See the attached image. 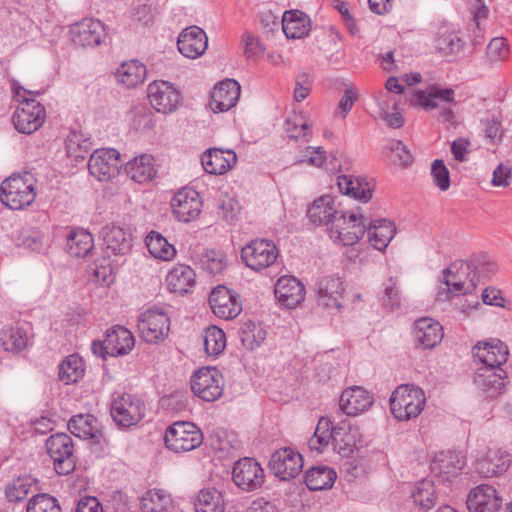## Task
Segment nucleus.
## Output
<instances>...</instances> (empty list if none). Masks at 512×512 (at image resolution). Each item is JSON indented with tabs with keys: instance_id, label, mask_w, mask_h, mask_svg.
Instances as JSON below:
<instances>
[{
	"instance_id": "nucleus-1",
	"label": "nucleus",
	"mask_w": 512,
	"mask_h": 512,
	"mask_svg": "<svg viewBox=\"0 0 512 512\" xmlns=\"http://www.w3.org/2000/svg\"><path fill=\"white\" fill-rule=\"evenodd\" d=\"M496 270L494 263L481 266L475 260L454 263L444 270V283L454 295L468 294L475 290L480 277H490Z\"/></svg>"
},
{
	"instance_id": "nucleus-2",
	"label": "nucleus",
	"mask_w": 512,
	"mask_h": 512,
	"mask_svg": "<svg viewBox=\"0 0 512 512\" xmlns=\"http://www.w3.org/2000/svg\"><path fill=\"white\" fill-rule=\"evenodd\" d=\"M412 104L425 110L438 109L439 120L452 126L457 124V117L453 111L456 106L455 91L452 88H442L436 85L425 90H417L413 94Z\"/></svg>"
},
{
	"instance_id": "nucleus-3",
	"label": "nucleus",
	"mask_w": 512,
	"mask_h": 512,
	"mask_svg": "<svg viewBox=\"0 0 512 512\" xmlns=\"http://www.w3.org/2000/svg\"><path fill=\"white\" fill-rule=\"evenodd\" d=\"M35 183L34 176L29 172L10 176L0 186L1 202L12 210L30 206L36 197Z\"/></svg>"
},
{
	"instance_id": "nucleus-4",
	"label": "nucleus",
	"mask_w": 512,
	"mask_h": 512,
	"mask_svg": "<svg viewBox=\"0 0 512 512\" xmlns=\"http://www.w3.org/2000/svg\"><path fill=\"white\" fill-rule=\"evenodd\" d=\"M426 404L424 391L413 384H402L396 387L390 397V410L399 421L417 418Z\"/></svg>"
},
{
	"instance_id": "nucleus-5",
	"label": "nucleus",
	"mask_w": 512,
	"mask_h": 512,
	"mask_svg": "<svg viewBox=\"0 0 512 512\" xmlns=\"http://www.w3.org/2000/svg\"><path fill=\"white\" fill-rule=\"evenodd\" d=\"M20 90H23L24 95L19 107L13 113L12 122L19 133L30 135L42 127L46 119V110L40 102L26 96L38 95V91L26 90L23 87L15 88L18 97L21 96Z\"/></svg>"
},
{
	"instance_id": "nucleus-6",
	"label": "nucleus",
	"mask_w": 512,
	"mask_h": 512,
	"mask_svg": "<svg viewBox=\"0 0 512 512\" xmlns=\"http://www.w3.org/2000/svg\"><path fill=\"white\" fill-rule=\"evenodd\" d=\"M165 446L174 453H184L195 450L203 443L200 428L188 421H178L165 431Z\"/></svg>"
},
{
	"instance_id": "nucleus-7",
	"label": "nucleus",
	"mask_w": 512,
	"mask_h": 512,
	"mask_svg": "<svg viewBox=\"0 0 512 512\" xmlns=\"http://www.w3.org/2000/svg\"><path fill=\"white\" fill-rule=\"evenodd\" d=\"M46 450L58 475H69L77 464L72 438L66 433L52 434L46 440Z\"/></svg>"
},
{
	"instance_id": "nucleus-8",
	"label": "nucleus",
	"mask_w": 512,
	"mask_h": 512,
	"mask_svg": "<svg viewBox=\"0 0 512 512\" xmlns=\"http://www.w3.org/2000/svg\"><path fill=\"white\" fill-rule=\"evenodd\" d=\"M145 410L143 400L129 393L118 394L110 405L112 419L123 428H129L139 423L145 415Z\"/></svg>"
},
{
	"instance_id": "nucleus-9",
	"label": "nucleus",
	"mask_w": 512,
	"mask_h": 512,
	"mask_svg": "<svg viewBox=\"0 0 512 512\" xmlns=\"http://www.w3.org/2000/svg\"><path fill=\"white\" fill-rule=\"evenodd\" d=\"M278 256L274 242L263 238L251 240L241 250V259L245 265L257 272L272 266Z\"/></svg>"
},
{
	"instance_id": "nucleus-10",
	"label": "nucleus",
	"mask_w": 512,
	"mask_h": 512,
	"mask_svg": "<svg viewBox=\"0 0 512 512\" xmlns=\"http://www.w3.org/2000/svg\"><path fill=\"white\" fill-rule=\"evenodd\" d=\"M224 378L216 368L202 367L191 377L192 392L206 402H213L223 394Z\"/></svg>"
},
{
	"instance_id": "nucleus-11",
	"label": "nucleus",
	"mask_w": 512,
	"mask_h": 512,
	"mask_svg": "<svg viewBox=\"0 0 512 512\" xmlns=\"http://www.w3.org/2000/svg\"><path fill=\"white\" fill-rule=\"evenodd\" d=\"M138 330L146 343L159 344L169 334L170 318L161 308L148 309L140 315Z\"/></svg>"
},
{
	"instance_id": "nucleus-12",
	"label": "nucleus",
	"mask_w": 512,
	"mask_h": 512,
	"mask_svg": "<svg viewBox=\"0 0 512 512\" xmlns=\"http://www.w3.org/2000/svg\"><path fill=\"white\" fill-rule=\"evenodd\" d=\"M344 224L335 228L334 224L329 229L328 234L334 243L343 246H352L364 236L366 232L365 218L363 215H357L354 212L343 211L339 215Z\"/></svg>"
},
{
	"instance_id": "nucleus-13",
	"label": "nucleus",
	"mask_w": 512,
	"mask_h": 512,
	"mask_svg": "<svg viewBox=\"0 0 512 512\" xmlns=\"http://www.w3.org/2000/svg\"><path fill=\"white\" fill-rule=\"evenodd\" d=\"M264 479V470L255 459L244 457L234 463L232 480L241 490L255 491L262 487Z\"/></svg>"
},
{
	"instance_id": "nucleus-14",
	"label": "nucleus",
	"mask_w": 512,
	"mask_h": 512,
	"mask_svg": "<svg viewBox=\"0 0 512 512\" xmlns=\"http://www.w3.org/2000/svg\"><path fill=\"white\" fill-rule=\"evenodd\" d=\"M147 97L151 106L159 113H171L181 102L180 92L168 81L158 80L150 83Z\"/></svg>"
},
{
	"instance_id": "nucleus-15",
	"label": "nucleus",
	"mask_w": 512,
	"mask_h": 512,
	"mask_svg": "<svg viewBox=\"0 0 512 512\" xmlns=\"http://www.w3.org/2000/svg\"><path fill=\"white\" fill-rule=\"evenodd\" d=\"M269 467L276 477L288 481L302 471L303 458L299 452L290 447L281 448L272 454Z\"/></svg>"
},
{
	"instance_id": "nucleus-16",
	"label": "nucleus",
	"mask_w": 512,
	"mask_h": 512,
	"mask_svg": "<svg viewBox=\"0 0 512 512\" xmlns=\"http://www.w3.org/2000/svg\"><path fill=\"white\" fill-rule=\"evenodd\" d=\"M343 210H339L335 199L331 195H323L313 201L310 205L307 215L309 220L318 226H325L327 231L334 224L335 228L344 224V220L339 218Z\"/></svg>"
},
{
	"instance_id": "nucleus-17",
	"label": "nucleus",
	"mask_w": 512,
	"mask_h": 512,
	"mask_svg": "<svg viewBox=\"0 0 512 512\" xmlns=\"http://www.w3.org/2000/svg\"><path fill=\"white\" fill-rule=\"evenodd\" d=\"M120 153L115 149H99L94 151L88 161L90 174L99 181H108L119 172Z\"/></svg>"
},
{
	"instance_id": "nucleus-18",
	"label": "nucleus",
	"mask_w": 512,
	"mask_h": 512,
	"mask_svg": "<svg viewBox=\"0 0 512 512\" xmlns=\"http://www.w3.org/2000/svg\"><path fill=\"white\" fill-rule=\"evenodd\" d=\"M171 208L175 218L182 222L196 219L202 209L199 193L192 188L180 189L171 200Z\"/></svg>"
},
{
	"instance_id": "nucleus-19",
	"label": "nucleus",
	"mask_w": 512,
	"mask_h": 512,
	"mask_svg": "<svg viewBox=\"0 0 512 512\" xmlns=\"http://www.w3.org/2000/svg\"><path fill=\"white\" fill-rule=\"evenodd\" d=\"M501 507L502 497L493 485L480 484L468 494L469 512H499Z\"/></svg>"
},
{
	"instance_id": "nucleus-20",
	"label": "nucleus",
	"mask_w": 512,
	"mask_h": 512,
	"mask_svg": "<svg viewBox=\"0 0 512 512\" xmlns=\"http://www.w3.org/2000/svg\"><path fill=\"white\" fill-rule=\"evenodd\" d=\"M100 347L110 356H121L128 354L135 346V338L131 331L123 326H114L110 329L103 343L94 341L92 350Z\"/></svg>"
},
{
	"instance_id": "nucleus-21",
	"label": "nucleus",
	"mask_w": 512,
	"mask_h": 512,
	"mask_svg": "<svg viewBox=\"0 0 512 512\" xmlns=\"http://www.w3.org/2000/svg\"><path fill=\"white\" fill-rule=\"evenodd\" d=\"M209 304L213 313L225 320L237 317L242 311L238 296L221 285L214 288L210 293Z\"/></svg>"
},
{
	"instance_id": "nucleus-22",
	"label": "nucleus",
	"mask_w": 512,
	"mask_h": 512,
	"mask_svg": "<svg viewBox=\"0 0 512 512\" xmlns=\"http://www.w3.org/2000/svg\"><path fill=\"white\" fill-rule=\"evenodd\" d=\"M105 36V27L100 20L85 18L71 28V37L75 45L95 47Z\"/></svg>"
},
{
	"instance_id": "nucleus-23",
	"label": "nucleus",
	"mask_w": 512,
	"mask_h": 512,
	"mask_svg": "<svg viewBox=\"0 0 512 512\" xmlns=\"http://www.w3.org/2000/svg\"><path fill=\"white\" fill-rule=\"evenodd\" d=\"M177 47L183 56L196 59L205 53L208 47V37L200 27L190 26L179 34Z\"/></svg>"
},
{
	"instance_id": "nucleus-24",
	"label": "nucleus",
	"mask_w": 512,
	"mask_h": 512,
	"mask_svg": "<svg viewBox=\"0 0 512 512\" xmlns=\"http://www.w3.org/2000/svg\"><path fill=\"white\" fill-rule=\"evenodd\" d=\"M360 437L359 428L348 420H341L336 425L333 424L332 446L334 451L343 457L353 454Z\"/></svg>"
},
{
	"instance_id": "nucleus-25",
	"label": "nucleus",
	"mask_w": 512,
	"mask_h": 512,
	"mask_svg": "<svg viewBox=\"0 0 512 512\" xmlns=\"http://www.w3.org/2000/svg\"><path fill=\"white\" fill-rule=\"evenodd\" d=\"M473 357L482 366L499 369L508 360V348L500 340L493 342H479L473 347Z\"/></svg>"
},
{
	"instance_id": "nucleus-26",
	"label": "nucleus",
	"mask_w": 512,
	"mask_h": 512,
	"mask_svg": "<svg viewBox=\"0 0 512 512\" xmlns=\"http://www.w3.org/2000/svg\"><path fill=\"white\" fill-rule=\"evenodd\" d=\"M239 96V83L234 79H227L213 88L209 106L214 113L226 112L236 106Z\"/></svg>"
},
{
	"instance_id": "nucleus-27",
	"label": "nucleus",
	"mask_w": 512,
	"mask_h": 512,
	"mask_svg": "<svg viewBox=\"0 0 512 512\" xmlns=\"http://www.w3.org/2000/svg\"><path fill=\"white\" fill-rule=\"evenodd\" d=\"M373 404L372 395L360 386L346 388L339 399V407L348 416H357Z\"/></svg>"
},
{
	"instance_id": "nucleus-28",
	"label": "nucleus",
	"mask_w": 512,
	"mask_h": 512,
	"mask_svg": "<svg viewBox=\"0 0 512 512\" xmlns=\"http://www.w3.org/2000/svg\"><path fill=\"white\" fill-rule=\"evenodd\" d=\"M274 293L282 306L293 309L304 300L305 287L294 276H283L276 282Z\"/></svg>"
},
{
	"instance_id": "nucleus-29",
	"label": "nucleus",
	"mask_w": 512,
	"mask_h": 512,
	"mask_svg": "<svg viewBox=\"0 0 512 512\" xmlns=\"http://www.w3.org/2000/svg\"><path fill=\"white\" fill-rule=\"evenodd\" d=\"M506 372L502 369L479 367L474 376L475 385L488 397H497L505 389Z\"/></svg>"
},
{
	"instance_id": "nucleus-30",
	"label": "nucleus",
	"mask_w": 512,
	"mask_h": 512,
	"mask_svg": "<svg viewBox=\"0 0 512 512\" xmlns=\"http://www.w3.org/2000/svg\"><path fill=\"white\" fill-rule=\"evenodd\" d=\"M237 161L236 153L233 150L210 148L203 153L201 163L204 170L213 175H222L230 170Z\"/></svg>"
},
{
	"instance_id": "nucleus-31",
	"label": "nucleus",
	"mask_w": 512,
	"mask_h": 512,
	"mask_svg": "<svg viewBox=\"0 0 512 512\" xmlns=\"http://www.w3.org/2000/svg\"><path fill=\"white\" fill-rule=\"evenodd\" d=\"M413 336L417 345L431 349L442 341L443 327L432 318L424 317L415 321Z\"/></svg>"
},
{
	"instance_id": "nucleus-32",
	"label": "nucleus",
	"mask_w": 512,
	"mask_h": 512,
	"mask_svg": "<svg viewBox=\"0 0 512 512\" xmlns=\"http://www.w3.org/2000/svg\"><path fill=\"white\" fill-rule=\"evenodd\" d=\"M68 429L78 438L90 439L95 443L106 442L102 431L98 427V421L92 414L74 415L68 422Z\"/></svg>"
},
{
	"instance_id": "nucleus-33",
	"label": "nucleus",
	"mask_w": 512,
	"mask_h": 512,
	"mask_svg": "<svg viewBox=\"0 0 512 512\" xmlns=\"http://www.w3.org/2000/svg\"><path fill=\"white\" fill-rule=\"evenodd\" d=\"M343 292V283L339 277H324L319 281L317 286L318 304L325 308L339 310L341 308Z\"/></svg>"
},
{
	"instance_id": "nucleus-34",
	"label": "nucleus",
	"mask_w": 512,
	"mask_h": 512,
	"mask_svg": "<svg viewBox=\"0 0 512 512\" xmlns=\"http://www.w3.org/2000/svg\"><path fill=\"white\" fill-rule=\"evenodd\" d=\"M103 241L108 255L123 256L132 249L131 233L119 226H106L103 229Z\"/></svg>"
},
{
	"instance_id": "nucleus-35",
	"label": "nucleus",
	"mask_w": 512,
	"mask_h": 512,
	"mask_svg": "<svg viewBox=\"0 0 512 512\" xmlns=\"http://www.w3.org/2000/svg\"><path fill=\"white\" fill-rule=\"evenodd\" d=\"M337 185L342 194L350 196L363 203H367L374 191V185L366 178L353 175H340L337 178Z\"/></svg>"
},
{
	"instance_id": "nucleus-36",
	"label": "nucleus",
	"mask_w": 512,
	"mask_h": 512,
	"mask_svg": "<svg viewBox=\"0 0 512 512\" xmlns=\"http://www.w3.org/2000/svg\"><path fill=\"white\" fill-rule=\"evenodd\" d=\"M166 283L171 292L183 295L195 286L196 274L190 266L177 264L168 272Z\"/></svg>"
},
{
	"instance_id": "nucleus-37",
	"label": "nucleus",
	"mask_w": 512,
	"mask_h": 512,
	"mask_svg": "<svg viewBox=\"0 0 512 512\" xmlns=\"http://www.w3.org/2000/svg\"><path fill=\"white\" fill-rule=\"evenodd\" d=\"M369 243L377 250H384L396 234L395 224L387 219H376L366 227Z\"/></svg>"
},
{
	"instance_id": "nucleus-38",
	"label": "nucleus",
	"mask_w": 512,
	"mask_h": 512,
	"mask_svg": "<svg viewBox=\"0 0 512 512\" xmlns=\"http://www.w3.org/2000/svg\"><path fill=\"white\" fill-rule=\"evenodd\" d=\"M282 28L287 38L300 39L309 34L311 21L303 12L286 11L282 18Z\"/></svg>"
},
{
	"instance_id": "nucleus-39",
	"label": "nucleus",
	"mask_w": 512,
	"mask_h": 512,
	"mask_svg": "<svg viewBox=\"0 0 512 512\" xmlns=\"http://www.w3.org/2000/svg\"><path fill=\"white\" fill-rule=\"evenodd\" d=\"M93 247V236L85 229H73L66 236V251L72 257H85L92 251Z\"/></svg>"
},
{
	"instance_id": "nucleus-40",
	"label": "nucleus",
	"mask_w": 512,
	"mask_h": 512,
	"mask_svg": "<svg viewBox=\"0 0 512 512\" xmlns=\"http://www.w3.org/2000/svg\"><path fill=\"white\" fill-rule=\"evenodd\" d=\"M512 462V456L503 450H491L485 459L479 463L478 470L486 477H492L505 472Z\"/></svg>"
},
{
	"instance_id": "nucleus-41",
	"label": "nucleus",
	"mask_w": 512,
	"mask_h": 512,
	"mask_svg": "<svg viewBox=\"0 0 512 512\" xmlns=\"http://www.w3.org/2000/svg\"><path fill=\"white\" fill-rule=\"evenodd\" d=\"M146 77V67L138 60L123 62L116 70L115 78L126 88H134L143 83Z\"/></svg>"
},
{
	"instance_id": "nucleus-42",
	"label": "nucleus",
	"mask_w": 512,
	"mask_h": 512,
	"mask_svg": "<svg viewBox=\"0 0 512 512\" xmlns=\"http://www.w3.org/2000/svg\"><path fill=\"white\" fill-rule=\"evenodd\" d=\"M142 512H173L174 505L171 496L159 489L147 491L141 498Z\"/></svg>"
},
{
	"instance_id": "nucleus-43",
	"label": "nucleus",
	"mask_w": 512,
	"mask_h": 512,
	"mask_svg": "<svg viewBox=\"0 0 512 512\" xmlns=\"http://www.w3.org/2000/svg\"><path fill=\"white\" fill-rule=\"evenodd\" d=\"M337 478L336 472L328 466L311 467L305 473V483L309 490L329 489Z\"/></svg>"
},
{
	"instance_id": "nucleus-44",
	"label": "nucleus",
	"mask_w": 512,
	"mask_h": 512,
	"mask_svg": "<svg viewBox=\"0 0 512 512\" xmlns=\"http://www.w3.org/2000/svg\"><path fill=\"white\" fill-rule=\"evenodd\" d=\"M27 331L19 326H4L0 330V346L8 352H20L28 345Z\"/></svg>"
},
{
	"instance_id": "nucleus-45",
	"label": "nucleus",
	"mask_w": 512,
	"mask_h": 512,
	"mask_svg": "<svg viewBox=\"0 0 512 512\" xmlns=\"http://www.w3.org/2000/svg\"><path fill=\"white\" fill-rule=\"evenodd\" d=\"M126 172L132 180L139 183L151 180L156 173L153 157L148 154L135 157L126 164Z\"/></svg>"
},
{
	"instance_id": "nucleus-46",
	"label": "nucleus",
	"mask_w": 512,
	"mask_h": 512,
	"mask_svg": "<svg viewBox=\"0 0 512 512\" xmlns=\"http://www.w3.org/2000/svg\"><path fill=\"white\" fill-rule=\"evenodd\" d=\"M145 244L149 253L157 259L163 261H171L176 256L175 247L170 244L167 239L157 231H151L146 239Z\"/></svg>"
},
{
	"instance_id": "nucleus-47",
	"label": "nucleus",
	"mask_w": 512,
	"mask_h": 512,
	"mask_svg": "<svg viewBox=\"0 0 512 512\" xmlns=\"http://www.w3.org/2000/svg\"><path fill=\"white\" fill-rule=\"evenodd\" d=\"M464 466L460 454L452 451H443L436 454L431 463V470L437 474L456 475Z\"/></svg>"
},
{
	"instance_id": "nucleus-48",
	"label": "nucleus",
	"mask_w": 512,
	"mask_h": 512,
	"mask_svg": "<svg viewBox=\"0 0 512 512\" xmlns=\"http://www.w3.org/2000/svg\"><path fill=\"white\" fill-rule=\"evenodd\" d=\"M225 502L220 491L214 488L202 489L195 501L196 512H224Z\"/></svg>"
},
{
	"instance_id": "nucleus-49",
	"label": "nucleus",
	"mask_w": 512,
	"mask_h": 512,
	"mask_svg": "<svg viewBox=\"0 0 512 512\" xmlns=\"http://www.w3.org/2000/svg\"><path fill=\"white\" fill-rule=\"evenodd\" d=\"M333 441V423L327 417H321L308 446L312 451L322 453Z\"/></svg>"
},
{
	"instance_id": "nucleus-50",
	"label": "nucleus",
	"mask_w": 512,
	"mask_h": 512,
	"mask_svg": "<svg viewBox=\"0 0 512 512\" xmlns=\"http://www.w3.org/2000/svg\"><path fill=\"white\" fill-rule=\"evenodd\" d=\"M239 336L244 347L254 350L266 339L267 330L261 324L247 321L241 326Z\"/></svg>"
},
{
	"instance_id": "nucleus-51",
	"label": "nucleus",
	"mask_w": 512,
	"mask_h": 512,
	"mask_svg": "<svg viewBox=\"0 0 512 512\" xmlns=\"http://www.w3.org/2000/svg\"><path fill=\"white\" fill-rule=\"evenodd\" d=\"M91 141L81 131H71L65 141L68 157L78 161L84 159L91 149Z\"/></svg>"
},
{
	"instance_id": "nucleus-52",
	"label": "nucleus",
	"mask_w": 512,
	"mask_h": 512,
	"mask_svg": "<svg viewBox=\"0 0 512 512\" xmlns=\"http://www.w3.org/2000/svg\"><path fill=\"white\" fill-rule=\"evenodd\" d=\"M83 359L77 354L67 356L59 365V378L66 384L75 383L84 375Z\"/></svg>"
},
{
	"instance_id": "nucleus-53",
	"label": "nucleus",
	"mask_w": 512,
	"mask_h": 512,
	"mask_svg": "<svg viewBox=\"0 0 512 512\" xmlns=\"http://www.w3.org/2000/svg\"><path fill=\"white\" fill-rule=\"evenodd\" d=\"M413 502L421 509L429 510L436 504V490L429 479L419 481L412 491Z\"/></svg>"
},
{
	"instance_id": "nucleus-54",
	"label": "nucleus",
	"mask_w": 512,
	"mask_h": 512,
	"mask_svg": "<svg viewBox=\"0 0 512 512\" xmlns=\"http://www.w3.org/2000/svg\"><path fill=\"white\" fill-rule=\"evenodd\" d=\"M128 120L136 131H150L155 127L154 113L144 105L133 106L128 112Z\"/></svg>"
},
{
	"instance_id": "nucleus-55",
	"label": "nucleus",
	"mask_w": 512,
	"mask_h": 512,
	"mask_svg": "<svg viewBox=\"0 0 512 512\" xmlns=\"http://www.w3.org/2000/svg\"><path fill=\"white\" fill-rule=\"evenodd\" d=\"M204 348L208 355L217 356L226 347V336L222 329L217 326H210L204 330Z\"/></svg>"
},
{
	"instance_id": "nucleus-56",
	"label": "nucleus",
	"mask_w": 512,
	"mask_h": 512,
	"mask_svg": "<svg viewBox=\"0 0 512 512\" xmlns=\"http://www.w3.org/2000/svg\"><path fill=\"white\" fill-rule=\"evenodd\" d=\"M285 131L291 139L308 142L311 138V128L302 114H295L287 118Z\"/></svg>"
},
{
	"instance_id": "nucleus-57",
	"label": "nucleus",
	"mask_w": 512,
	"mask_h": 512,
	"mask_svg": "<svg viewBox=\"0 0 512 512\" xmlns=\"http://www.w3.org/2000/svg\"><path fill=\"white\" fill-rule=\"evenodd\" d=\"M34 482L29 477H19L10 482L5 488V495L9 502H19L24 500L31 489Z\"/></svg>"
},
{
	"instance_id": "nucleus-58",
	"label": "nucleus",
	"mask_w": 512,
	"mask_h": 512,
	"mask_svg": "<svg viewBox=\"0 0 512 512\" xmlns=\"http://www.w3.org/2000/svg\"><path fill=\"white\" fill-rule=\"evenodd\" d=\"M387 149L389 150L388 157L395 165L406 168L414 161L412 153L400 140H390L387 145Z\"/></svg>"
},
{
	"instance_id": "nucleus-59",
	"label": "nucleus",
	"mask_w": 512,
	"mask_h": 512,
	"mask_svg": "<svg viewBox=\"0 0 512 512\" xmlns=\"http://www.w3.org/2000/svg\"><path fill=\"white\" fill-rule=\"evenodd\" d=\"M200 265L210 274H219L226 268V256L220 250H206L201 255Z\"/></svg>"
},
{
	"instance_id": "nucleus-60",
	"label": "nucleus",
	"mask_w": 512,
	"mask_h": 512,
	"mask_svg": "<svg viewBox=\"0 0 512 512\" xmlns=\"http://www.w3.org/2000/svg\"><path fill=\"white\" fill-rule=\"evenodd\" d=\"M26 512H61L58 500L49 494L34 495L27 503Z\"/></svg>"
},
{
	"instance_id": "nucleus-61",
	"label": "nucleus",
	"mask_w": 512,
	"mask_h": 512,
	"mask_svg": "<svg viewBox=\"0 0 512 512\" xmlns=\"http://www.w3.org/2000/svg\"><path fill=\"white\" fill-rule=\"evenodd\" d=\"M508 55L509 45L503 37H495L487 45L485 56L489 63L504 61Z\"/></svg>"
},
{
	"instance_id": "nucleus-62",
	"label": "nucleus",
	"mask_w": 512,
	"mask_h": 512,
	"mask_svg": "<svg viewBox=\"0 0 512 512\" xmlns=\"http://www.w3.org/2000/svg\"><path fill=\"white\" fill-rule=\"evenodd\" d=\"M436 47L443 54H454L463 47V41L453 32H446L436 39Z\"/></svg>"
},
{
	"instance_id": "nucleus-63",
	"label": "nucleus",
	"mask_w": 512,
	"mask_h": 512,
	"mask_svg": "<svg viewBox=\"0 0 512 512\" xmlns=\"http://www.w3.org/2000/svg\"><path fill=\"white\" fill-rule=\"evenodd\" d=\"M431 175L433 178V183L441 191H446L449 189L450 175H449V171H448L447 167L445 166L443 160L436 159L432 162Z\"/></svg>"
},
{
	"instance_id": "nucleus-64",
	"label": "nucleus",
	"mask_w": 512,
	"mask_h": 512,
	"mask_svg": "<svg viewBox=\"0 0 512 512\" xmlns=\"http://www.w3.org/2000/svg\"><path fill=\"white\" fill-rule=\"evenodd\" d=\"M238 202L231 197H224L218 201V216L226 223L233 222L239 213Z\"/></svg>"
}]
</instances>
